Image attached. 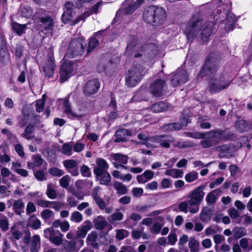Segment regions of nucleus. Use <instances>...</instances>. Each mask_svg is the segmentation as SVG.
Listing matches in <instances>:
<instances>
[{
    "label": "nucleus",
    "instance_id": "obj_1",
    "mask_svg": "<svg viewBox=\"0 0 252 252\" xmlns=\"http://www.w3.org/2000/svg\"><path fill=\"white\" fill-rule=\"evenodd\" d=\"M221 57L218 53H211L206 58L197 79L204 77L209 78L208 90L217 94L226 89L231 84L230 80L224 73H218Z\"/></svg>",
    "mask_w": 252,
    "mask_h": 252
},
{
    "label": "nucleus",
    "instance_id": "obj_2",
    "mask_svg": "<svg viewBox=\"0 0 252 252\" xmlns=\"http://www.w3.org/2000/svg\"><path fill=\"white\" fill-rule=\"evenodd\" d=\"M214 25L210 21L203 24L202 19L194 16L187 24L185 32L188 39L197 37L203 42H207L212 33Z\"/></svg>",
    "mask_w": 252,
    "mask_h": 252
},
{
    "label": "nucleus",
    "instance_id": "obj_3",
    "mask_svg": "<svg viewBox=\"0 0 252 252\" xmlns=\"http://www.w3.org/2000/svg\"><path fill=\"white\" fill-rule=\"evenodd\" d=\"M205 136L206 138L200 141V144L204 148H209L230 140L233 134L227 129L217 128L205 132Z\"/></svg>",
    "mask_w": 252,
    "mask_h": 252
},
{
    "label": "nucleus",
    "instance_id": "obj_4",
    "mask_svg": "<svg viewBox=\"0 0 252 252\" xmlns=\"http://www.w3.org/2000/svg\"><path fill=\"white\" fill-rule=\"evenodd\" d=\"M166 12L161 7L150 6L146 8L143 13L144 21L154 26L161 25L166 19Z\"/></svg>",
    "mask_w": 252,
    "mask_h": 252
},
{
    "label": "nucleus",
    "instance_id": "obj_5",
    "mask_svg": "<svg viewBox=\"0 0 252 252\" xmlns=\"http://www.w3.org/2000/svg\"><path fill=\"white\" fill-rule=\"evenodd\" d=\"M205 186L201 185L192 190L188 195V198L189 203V212L191 214H195L199 211V205L202 201L205 192L204 189Z\"/></svg>",
    "mask_w": 252,
    "mask_h": 252
},
{
    "label": "nucleus",
    "instance_id": "obj_6",
    "mask_svg": "<svg viewBox=\"0 0 252 252\" xmlns=\"http://www.w3.org/2000/svg\"><path fill=\"white\" fill-rule=\"evenodd\" d=\"M145 73V68L141 65L132 66L126 75V85L129 87L135 86L141 80Z\"/></svg>",
    "mask_w": 252,
    "mask_h": 252
},
{
    "label": "nucleus",
    "instance_id": "obj_7",
    "mask_svg": "<svg viewBox=\"0 0 252 252\" xmlns=\"http://www.w3.org/2000/svg\"><path fill=\"white\" fill-rule=\"evenodd\" d=\"M86 46V42L83 38H74L69 43L66 56L69 58L82 56L84 53Z\"/></svg>",
    "mask_w": 252,
    "mask_h": 252
},
{
    "label": "nucleus",
    "instance_id": "obj_8",
    "mask_svg": "<svg viewBox=\"0 0 252 252\" xmlns=\"http://www.w3.org/2000/svg\"><path fill=\"white\" fill-rule=\"evenodd\" d=\"M92 0H77L76 2V5L70 1H67L64 4V11L62 15V20L65 24L68 23L69 21H72L75 13L76 9L82 7L83 3L89 2Z\"/></svg>",
    "mask_w": 252,
    "mask_h": 252
},
{
    "label": "nucleus",
    "instance_id": "obj_9",
    "mask_svg": "<svg viewBox=\"0 0 252 252\" xmlns=\"http://www.w3.org/2000/svg\"><path fill=\"white\" fill-rule=\"evenodd\" d=\"M167 88L165 80L161 79L155 80L150 85L149 91L156 97H160L165 94Z\"/></svg>",
    "mask_w": 252,
    "mask_h": 252
},
{
    "label": "nucleus",
    "instance_id": "obj_10",
    "mask_svg": "<svg viewBox=\"0 0 252 252\" xmlns=\"http://www.w3.org/2000/svg\"><path fill=\"white\" fill-rule=\"evenodd\" d=\"M44 235L56 246H60L63 243V235L59 231H55L53 227L44 229Z\"/></svg>",
    "mask_w": 252,
    "mask_h": 252
},
{
    "label": "nucleus",
    "instance_id": "obj_11",
    "mask_svg": "<svg viewBox=\"0 0 252 252\" xmlns=\"http://www.w3.org/2000/svg\"><path fill=\"white\" fill-rule=\"evenodd\" d=\"M74 65V63L70 61H63L60 71V81L62 83L67 80L72 75Z\"/></svg>",
    "mask_w": 252,
    "mask_h": 252
},
{
    "label": "nucleus",
    "instance_id": "obj_12",
    "mask_svg": "<svg viewBox=\"0 0 252 252\" xmlns=\"http://www.w3.org/2000/svg\"><path fill=\"white\" fill-rule=\"evenodd\" d=\"M84 241L82 239H76L74 240L65 241L63 243L62 252H77L83 246Z\"/></svg>",
    "mask_w": 252,
    "mask_h": 252
},
{
    "label": "nucleus",
    "instance_id": "obj_13",
    "mask_svg": "<svg viewBox=\"0 0 252 252\" xmlns=\"http://www.w3.org/2000/svg\"><path fill=\"white\" fill-rule=\"evenodd\" d=\"M189 80V75L186 70L178 69L173 75L171 83L173 87H175L181 84L186 83Z\"/></svg>",
    "mask_w": 252,
    "mask_h": 252
},
{
    "label": "nucleus",
    "instance_id": "obj_14",
    "mask_svg": "<svg viewBox=\"0 0 252 252\" xmlns=\"http://www.w3.org/2000/svg\"><path fill=\"white\" fill-rule=\"evenodd\" d=\"M100 83L96 79L87 81L83 90L84 94L87 96H91L96 94L100 88Z\"/></svg>",
    "mask_w": 252,
    "mask_h": 252
},
{
    "label": "nucleus",
    "instance_id": "obj_15",
    "mask_svg": "<svg viewBox=\"0 0 252 252\" xmlns=\"http://www.w3.org/2000/svg\"><path fill=\"white\" fill-rule=\"evenodd\" d=\"M44 14L43 16H39L40 26L43 30L46 31H51L53 30L54 22L53 19L48 14H47L46 11L43 9H40L38 12V13Z\"/></svg>",
    "mask_w": 252,
    "mask_h": 252
},
{
    "label": "nucleus",
    "instance_id": "obj_16",
    "mask_svg": "<svg viewBox=\"0 0 252 252\" xmlns=\"http://www.w3.org/2000/svg\"><path fill=\"white\" fill-rule=\"evenodd\" d=\"M101 238L100 236L99 239L97 233L95 231H93L88 235L86 243L88 245L95 249H99L101 244L106 245L110 243V241L108 240H106L105 242H101L99 239Z\"/></svg>",
    "mask_w": 252,
    "mask_h": 252
},
{
    "label": "nucleus",
    "instance_id": "obj_17",
    "mask_svg": "<svg viewBox=\"0 0 252 252\" xmlns=\"http://www.w3.org/2000/svg\"><path fill=\"white\" fill-rule=\"evenodd\" d=\"M104 32V30L99 31L94 33V35L90 38L87 48V55L91 53L98 46L99 42L102 39Z\"/></svg>",
    "mask_w": 252,
    "mask_h": 252
},
{
    "label": "nucleus",
    "instance_id": "obj_18",
    "mask_svg": "<svg viewBox=\"0 0 252 252\" xmlns=\"http://www.w3.org/2000/svg\"><path fill=\"white\" fill-rule=\"evenodd\" d=\"M151 142L158 143L161 147L165 148L170 147V143L174 142V138L170 135H161L152 136Z\"/></svg>",
    "mask_w": 252,
    "mask_h": 252
},
{
    "label": "nucleus",
    "instance_id": "obj_19",
    "mask_svg": "<svg viewBox=\"0 0 252 252\" xmlns=\"http://www.w3.org/2000/svg\"><path fill=\"white\" fill-rule=\"evenodd\" d=\"M55 68L56 65L54 63L53 56V55H50L45 61V63L42 67V70L45 76L48 78L51 77L54 74Z\"/></svg>",
    "mask_w": 252,
    "mask_h": 252
},
{
    "label": "nucleus",
    "instance_id": "obj_20",
    "mask_svg": "<svg viewBox=\"0 0 252 252\" xmlns=\"http://www.w3.org/2000/svg\"><path fill=\"white\" fill-rule=\"evenodd\" d=\"M146 50L142 51V53H135L134 57L138 58L143 55L149 60H152L155 58L158 52L157 47L154 44H150L146 46Z\"/></svg>",
    "mask_w": 252,
    "mask_h": 252
},
{
    "label": "nucleus",
    "instance_id": "obj_21",
    "mask_svg": "<svg viewBox=\"0 0 252 252\" xmlns=\"http://www.w3.org/2000/svg\"><path fill=\"white\" fill-rule=\"evenodd\" d=\"M95 163L96 165L94 167V172L97 177H100L103 173L108 172L109 164L105 159L97 158Z\"/></svg>",
    "mask_w": 252,
    "mask_h": 252
},
{
    "label": "nucleus",
    "instance_id": "obj_22",
    "mask_svg": "<svg viewBox=\"0 0 252 252\" xmlns=\"http://www.w3.org/2000/svg\"><path fill=\"white\" fill-rule=\"evenodd\" d=\"M114 166L118 168L122 167L125 169H127V167L124 165L127 163L128 158L127 156L120 154H113L111 155Z\"/></svg>",
    "mask_w": 252,
    "mask_h": 252
},
{
    "label": "nucleus",
    "instance_id": "obj_23",
    "mask_svg": "<svg viewBox=\"0 0 252 252\" xmlns=\"http://www.w3.org/2000/svg\"><path fill=\"white\" fill-rule=\"evenodd\" d=\"M102 4L101 2H98L96 4L94 5L91 8L84 12V13L78 16L77 18L75 19L72 21L73 25L78 23L81 20L84 21L85 19L94 13H97L99 7Z\"/></svg>",
    "mask_w": 252,
    "mask_h": 252
},
{
    "label": "nucleus",
    "instance_id": "obj_24",
    "mask_svg": "<svg viewBox=\"0 0 252 252\" xmlns=\"http://www.w3.org/2000/svg\"><path fill=\"white\" fill-rule=\"evenodd\" d=\"M63 164L67 171L73 176L79 175L77 162L75 160L66 159L63 161Z\"/></svg>",
    "mask_w": 252,
    "mask_h": 252
},
{
    "label": "nucleus",
    "instance_id": "obj_25",
    "mask_svg": "<svg viewBox=\"0 0 252 252\" xmlns=\"http://www.w3.org/2000/svg\"><path fill=\"white\" fill-rule=\"evenodd\" d=\"M63 110L64 113L69 118H80L83 116V115L80 113H76L72 111L67 98H66L63 101Z\"/></svg>",
    "mask_w": 252,
    "mask_h": 252
},
{
    "label": "nucleus",
    "instance_id": "obj_26",
    "mask_svg": "<svg viewBox=\"0 0 252 252\" xmlns=\"http://www.w3.org/2000/svg\"><path fill=\"white\" fill-rule=\"evenodd\" d=\"M92 227V223L89 220H87L82 223L77 228V236L78 238V239L85 238Z\"/></svg>",
    "mask_w": 252,
    "mask_h": 252
},
{
    "label": "nucleus",
    "instance_id": "obj_27",
    "mask_svg": "<svg viewBox=\"0 0 252 252\" xmlns=\"http://www.w3.org/2000/svg\"><path fill=\"white\" fill-rule=\"evenodd\" d=\"M12 204V210L14 212L16 215L18 216H21L22 213H24V207L25 204L22 199H18L16 200H13L12 199L9 200L8 203L10 205Z\"/></svg>",
    "mask_w": 252,
    "mask_h": 252
},
{
    "label": "nucleus",
    "instance_id": "obj_28",
    "mask_svg": "<svg viewBox=\"0 0 252 252\" xmlns=\"http://www.w3.org/2000/svg\"><path fill=\"white\" fill-rule=\"evenodd\" d=\"M40 238L38 235H34L32 237L31 242L28 245L31 252H38L40 248Z\"/></svg>",
    "mask_w": 252,
    "mask_h": 252
},
{
    "label": "nucleus",
    "instance_id": "obj_29",
    "mask_svg": "<svg viewBox=\"0 0 252 252\" xmlns=\"http://www.w3.org/2000/svg\"><path fill=\"white\" fill-rule=\"evenodd\" d=\"M154 173L153 171L147 170L145 172L136 176V179L139 183L144 184L153 178Z\"/></svg>",
    "mask_w": 252,
    "mask_h": 252
},
{
    "label": "nucleus",
    "instance_id": "obj_30",
    "mask_svg": "<svg viewBox=\"0 0 252 252\" xmlns=\"http://www.w3.org/2000/svg\"><path fill=\"white\" fill-rule=\"evenodd\" d=\"M131 132L126 129H121L115 132L116 142H123L127 140L128 137L131 136Z\"/></svg>",
    "mask_w": 252,
    "mask_h": 252
},
{
    "label": "nucleus",
    "instance_id": "obj_31",
    "mask_svg": "<svg viewBox=\"0 0 252 252\" xmlns=\"http://www.w3.org/2000/svg\"><path fill=\"white\" fill-rule=\"evenodd\" d=\"M144 0H136L133 2L128 3V5L124 8V12L126 14L132 13L136 9L138 8Z\"/></svg>",
    "mask_w": 252,
    "mask_h": 252
},
{
    "label": "nucleus",
    "instance_id": "obj_32",
    "mask_svg": "<svg viewBox=\"0 0 252 252\" xmlns=\"http://www.w3.org/2000/svg\"><path fill=\"white\" fill-rule=\"evenodd\" d=\"M221 192L220 189H215L210 192L206 197L207 204L210 205L216 202Z\"/></svg>",
    "mask_w": 252,
    "mask_h": 252
},
{
    "label": "nucleus",
    "instance_id": "obj_33",
    "mask_svg": "<svg viewBox=\"0 0 252 252\" xmlns=\"http://www.w3.org/2000/svg\"><path fill=\"white\" fill-rule=\"evenodd\" d=\"M212 215V210L207 207H204L200 214V220L203 222H208L211 220Z\"/></svg>",
    "mask_w": 252,
    "mask_h": 252
},
{
    "label": "nucleus",
    "instance_id": "obj_34",
    "mask_svg": "<svg viewBox=\"0 0 252 252\" xmlns=\"http://www.w3.org/2000/svg\"><path fill=\"white\" fill-rule=\"evenodd\" d=\"M236 21L235 15L231 12H228L226 17L225 30L227 31L232 30Z\"/></svg>",
    "mask_w": 252,
    "mask_h": 252
},
{
    "label": "nucleus",
    "instance_id": "obj_35",
    "mask_svg": "<svg viewBox=\"0 0 252 252\" xmlns=\"http://www.w3.org/2000/svg\"><path fill=\"white\" fill-rule=\"evenodd\" d=\"M167 107L166 103L163 101H158L153 104L151 107V109L154 113H160L166 111Z\"/></svg>",
    "mask_w": 252,
    "mask_h": 252
},
{
    "label": "nucleus",
    "instance_id": "obj_36",
    "mask_svg": "<svg viewBox=\"0 0 252 252\" xmlns=\"http://www.w3.org/2000/svg\"><path fill=\"white\" fill-rule=\"evenodd\" d=\"M27 26V24H20L16 22L11 23L12 30L18 36H21L25 33Z\"/></svg>",
    "mask_w": 252,
    "mask_h": 252
},
{
    "label": "nucleus",
    "instance_id": "obj_37",
    "mask_svg": "<svg viewBox=\"0 0 252 252\" xmlns=\"http://www.w3.org/2000/svg\"><path fill=\"white\" fill-rule=\"evenodd\" d=\"M231 149L229 144H224L216 147V150L220 152L219 157L220 158H228V152Z\"/></svg>",
    "mask_w": 252,
    "mask_h": 252
},
{
    "label": "nucleus",
    "instance_id": "obj_38",
    "mask_svg": "<svg viewBox=\"0 0 252 252\" xmlns=\"http://www.w3.org/2000/svg\"><path fill=\"white\" fill-rule=\"evenodd\" d=\"M235 127L240 132H243L251 129L249 125L244 120H237L235 123Z\"/></svg>",
    "mask_w": 252,
    "mask_h": 252
},
{
    "label": "nucleus",
    "instance_id": "obj_39",
    "mask_svg": "<svg viewBox=\"0 0 252 252\" xmlns=\"http://www.w3.org/2000/svg\"><path fill=\"white\" fill-rule=\"evenodd\" d=\"M41 217L46 223H50L54 219V213L50 210L45 209L41 212Z\"/></svg>",
    "mask_w": 252,
    "mask_h": 252
},
{
    "label": "nucleus",
    "instance_id": "obj_40",
    "mask_svg": "<svg viewBox=\"0 0 252 252\" xmlns=\"http://www.w3.org/2000/svg\"><path fill=\"white\" fill-rule=\"evenodd\" d=\"M33 131L34 126L30 124L26 126L24 132L22 133L21 135L23 138H24L27 140H31L34 137L33 135H32Z\"/></svg>",
    "mask_w": 252,
    "mask_h": 252
},
{
    "label": "nucleus",
    "instance_id": "obj_41",
    "mask_svg": "<svg viewBox=\"0 0 252 252\" xmlns=\"http://www.w3.org/2000/svg\"><path fill=\"white\" fill-rule=\"evenodd\" d=\"M246 234V229L242 227L236 226L232 230L233 236L236 239H239L245 236Z\"/></svg>",
    "mask_w": 252,
    "mask_h": 252
},
{
    "label": "nucleus",
    "instance_id": "obj_42",
    "mask_svg": "<svg viewBox=\"0 0 252 252\" xmlns=\"http://www.w3.org/2000/svg\"><path fill=\"white\" fill-rule=\"evenodd\" d=\"M184 172L180 169H167L165 172V174L171 176L173 178H182L183 176Z\"/></svg>",
    "mask_w": 252,
    "mask_h": 252
},
{
    "label": "nucleus",
    "instance_id": "obj_43",
    "mask_svg": "<svg viewBox=\"0 0 252 252\" xmlns=\"http://www.w3.org/2000/svg\"><path fill=\"white\" fill-rule=\"evenodd\" d=\"M163 225L164 223L162 222H155L150 227V231L153 234H158L160 232Z\"/></svg>",
    "mask_w": 252,
    "mask_h": 252
},
{
    "label": "nucleus",
    "instance_id": "obj_44",
    "mask_svg": "<svg viewBox=\"0 0 252 252\" xmlns=\"http://www.w3.org/2000/svg\"><path fill=\"white\" fill-rule=\"evenodd\" d=\"M40 220L34 216H32L29 220L28 225L34 229H37L41 226Z\"/></svg>",
    "mask_w": 252,
    "mask_h": 252
},
{
    "label": "nucleus",
    "instance_id": "obj_45",
    "mask_svg": "<svg viewBox=\"0 0 252 252\" xmlns=\"http://www.w3.org/2000/svg\"><path fill=\"white\" fill-rule=\"evenodd\" d=\"M195 145L193 142L186 140L185 141H177L174 144V146L181 149H186L194 147Z\"/></svg>",
    "mask_w": 252,
    "mask_h": 252
},
{
    "label": "nucleus",
    "instance_id": "obj_46",
    "mask_svg": "<svg viewBox=\"0 0 252 252\" xmlns=\"http://www.w3.org/2000/svg\"><path fill=\"white\" fill-rule=\"evenodd\" d=\"M46 194L49 198L52 199L57 197V194L55 190V186L53 184H48Z\"/></svg>",
    "mask_w": 252,
    "mask_h": 252
},
{
    "label": "nucleus",
    "instance_id": "obj_47",
    "mask_svg": "<svg viewBox=\"0 0 252 252\" xmlns=\"http://www.w3.org/2000/svg\"><path fill=\"white\" fill-rule=\"evenodd\" d=\"M113 187L119 194H125L127 192L126 187L121 182H115L114 183Z\"/></svg>",
    "mask_w": 252,
    "mask_h": 252
},
{
    "label": "nucleus",
    "instance_id": "obj_48",
    "mask_svg": "<svg viewBox=\"0 0 252 252\" xmlns=\"http://www.w3.org/2000/svg\"><path fill=\"white\" fill-rule=\"evenodd\" d=\"M107 221L100 216L98 217L94 221L95 228L97 229L102 230L107 225Z\"/></svg>",
    "mask_w": 252,
    "mask_h": 252
},
{
    "label": "nucleus",
    "instance_id": "obj_49",
    "mask_svg": "<svg viewBox=\"0 0 252 252\" xmlns=\"http://www.w3.org/2000/svg\"><path fill=\"white\" fill-rule=\"evenodd\" d=\"M199 242L194 237H191L189 239V247L190 249V252H198L199 251Z\"/></svg>",
    "mask_w": 252,
    "mask_h": 252
},
{
    "label": "nucleus",
    "instance_id": "obj_50",
    "mask_svg": "<svg viewBox=\"0 0 252 252\" xmlns=\"http://www.w3.org/2000/svg\"><path fill=\"white\" fill-rule=\"evenodd\" d=\"M181 127L182 126L180 124L174 123L165 125L163 126V129L164 131L168 132L176 130H179Z\"/></svg>",
    "mask_w": 252,
    "mask_h": 252
},
{
    "label": "nucleus",
    "instance_id": "obj_51",
    "mask_svg": "<svg viewBox=\"0 0 252 252\" xmlns=\"http://www.w3.org/2000/svg\"><path fill=\"white\" fill-rule=\"evenodd\" d=\"M8 220L6 217L2 214H0V228L3 231H6L8 229Z\"/></svg>",
    "mask_w": 252,
    "mask_h": 252
},
{
    "label": "nucleus",
    "instance_id": "obj_52",
    "mask_svg": "<svg viewBox=\"0 0 252 252\" xmlns=\"http://www.w3.org/2000/svg\"><path fill=\"white\" fill-rule=\"evenodd\" d=\"M83 220L82 215L78 211H74L71 213L70 220L76 223H80Z\"/></svg>",
    "mask_w": 252,
    "mask_h": 252
},
{
    "label": "nucleus",
    "instance_id": "obj_53",
    "mask_svg": "<svg viewBox=\"0 0 252 252\" xmlns=\"http://www.w3.org/2000/svg\"><path fill=\"white\" fill-rule=\"evenodd\" d=\"M136 41L134 39L133 42H129L127 45L126 49V53L127 54H133L136 51Z\"/></svg>",
    "mask_w": 252,
    "mask_h": 252
},
{
    "label": "nucleus",
    "instance_id": "obj_54",
    "mask_svg": "<svg viewBox=\"0 0 252 252\" xmlns=\"http://www.w3.org/2000/svg\"><path fill=\"white\" fill-rule=\"evenodd\" d=\"M100 183L103 185H108L110 183L111 177L110 174L108 172L103 173L101 176Z\"/></svg>",
    "mask_w": 252,
    "mask_h": 252
},
{
    "label": "nucleus",
    "instance_id": "obj_55",
    "mask_svg": "<svg viewBox=\"0 0 252 252\" xmlns=\"http://www.w3.org/2000/svg\"><path fill=\"white\" fill-rule=\"evenodd\" d=\"M152 137H148L146 135L143 133H139L138 135V138L142 141L141 143L143 145H146L148 147H151V144L149 143L151 142V138Z\"/></svg>",
    "mask_w": 252,
    "mask_h": 252
},
{
    "label": "nucleus",
    "instance_id": "obj_56",
    "mask_svg": "<svg viewBox=\"0 0 252 252\" xmlns=\"http://www.w3.org/2000/svg\"><path fill=\"white\" fill-rule=\"evenodd\" d=\"M198 177V173L196 171H191L187 174L185 177L186 181L190 183L197 179Z\"/></svg>",
    "mask_w": 252,
    "mask_h": 252
},
{
    "label": "nucleus",
    "instance_id": "obj_57",
    "mask_svg": "<svg viewBox=\"0 0 252 252\" xmlns=\"http://www.w3.org/2000/svg\"><path fill=\"white\" fill-rule=\"evenodd\" d=\"M49 173L53 176L61 177L64 174V172L57 167H52L49 169Z\"/></svg>",
    "mask_w": 252,
    "mask_h": 252
},
{
    "label": "nucleus",
    "instance_id": "obj_58",
    "mask_svg": "<svg viewBox=\"0 0 252 252\" xmlns=\"http://www.w3.org/2000/svg\"><path fill=\"white\" fill-rule=\"evenodd\" d=\"M116 237L117 239L121 240L128 236L129 232L126 229H118L116 230Z\"/></svg>",
    "mask_w": 252,
    "mask_h": 252
},
{
    "label": "nucleus",
    "instance_id": "obj_59",
    "mask_svg": "<svg viewBox=\"0 0 252 252\" xmlns=\"http://www.w3.org/2000/svg\"><path fill=\"white\" fill-rule=\"evenodd\" d=\"M43 159L40 155H36L33 158V161L32 163H28V166H30L31 165L32 167H38L41 165Z\"/></svg>",
    "mask_w": 252,
    "mask_h": 252
},
{
    "label": "nucleus",
    "instance_id": "obj_60",
    "mask_svg": "<svg viewBox=\"0 0 252 252\" xmlns=\"http://www.w3.org/2000/svg\"><path fill=\"white\" fill-rule=\"evenodd\" d=\"M123 219V214L121 212H115L112 214L109 221L113 223L116 221H120Z\"/></svg>",
    "mask_w": 252,
    "mask_h": 252
},
{
    "label": "nucleus",
    "instance_id": "obj_61",
    "mask_svg": "<svg viewBox=\"0 0 252 252\" xmlns=\"http://www.w3.org/2000/svg\"><path fill=\"white\" fill-rule=\"evenodd\" d=\"M240 246L243 249H249L250 247V245L252 243V240L247 238H242L239 241Z\"/></svg>",
    "mask_w": 252,
    "mask_h": 252
},
{
    "label": "nucleus",
    "instance_id": "obj_62",
    "mask_svg": "<svg viewBox=\"0 0 252 252\" xmlns=\"http://www.w3.org/2000/svg\"><path fill=\"white\" fill-rule=\"evenodd\" d=\"M189 205L187 201H183L179 204L178 208L181 211H182L185 213H187L189 210Z\"/></svg>",
    "mask_w": 252,
    "mask_h": 252
},
{
    "label": "nucleus",
    "instance_id": "obj_63",
    "mask_svg": "<svg viewBox=\"0 0 252 252\" xmlns=\"http://www.w3.org/2000/svg\"><path fill=\"white\" fill-rule=\"evenodd\" d=\"M69 177L68 175H65L60 179L59 182L60 186L63 188L66 189L69 186Z\"/></svg>",
    "mask_w": 252,
    "mask_h": 252
},
{
    "label": "nucleus",
    "instance_id": "obj_64",
    "mask_svg": "<svg viewBox=\"0 0 252 252\" xmlns=\"http://www.w3.org/2000/svg\"><path fill=\"white\" fill-rule=\"evenodd\" d=\"M62 153L68 156L72 155V146L68 144H64L63 146Z\"/></svg>",
    "mask_w": 252,
    "mask_h": 252
}]
</instances>
